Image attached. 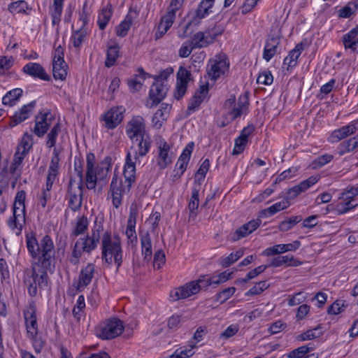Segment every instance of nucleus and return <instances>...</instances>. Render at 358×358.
<instances>
[{
    "label": "nucleus",
    "mask_w": 358,
    "mask_h": 358,
    "mask_svg": "<svg viewBox=\"0 0 358 358\" xmlns=\"http://www.w3.org/2000/svg\"><path fill=\"white\" fill-rule=\"evenodd\" d=\"M87 29L79 28L77 30H73L70 37V44H71L77 51H80L83 43L87 40Z\"/></svg>",
    "instance_id": "473e14b6"
},
{
    "label": "nucleus",
    "mask_w": 358,
    "mask_h": 358,
    "mask_svg": "<svg viewBox=\"0 0 358 358\" xmlns=\"http://www.w3.org/2000/svg\"><path fill=\"white\" fill-rule=\"evenodd\" d=\"M22 71L26 74L35 78H39L45 81H49L50 80V76L38 63L29 62L24 66Z\"/></svg>",
    "instance_id": "4be33fe9"
},
{
    "label": "nucleus",
    "mask_w": 358,
    "mask_h": 358,
    "mask_svg": "<svg viewBox=\"0 0 358 358\" xmlns=\"http://www.w3.org/2000/svg\"><path fill=\"white\" fill-rule=\"evenodd\" d=\"M120 47L117 43L108 46L106 58L104 63L106 67L110 68L115 65L120 56Z\"/></svg>",
    "instance_id": "ea45409f"
},
{
    "label": "nucleus",
    "mask_w": 358,
    "mask_h": 358,
    "mask_svg": "<svg viewBox=\"0 0 358 358\" xmlns=\"http://www.w3.org/2000/svg\"><path fill=\"white\" fill-rule=\"evenodd\" d=\"M313 348L310 346V344L306 345H302L301 347L297 348L296 349H294V350L291 351L288 355V358H301L303 357L306 353L309 352L310 351L313 350Z\"/></svg>",
    "instance_id": "4d7b16f0"
},
{
    "label": "nucleus",
    "mask_w": 358,
    "mask_h": 358,
    "mask_svg": "<svg viewBox=\"0 0 358 358\" xmlns=\"http://www.w3.org/2000/svg\"><path fill=\"white\" fill-rule=\"evenodd\" d=\"M166 262L164 252L162 250H157L154 255L153 265L157 269L160 268Z\"/></svg>",
    "instance_id": "774afa93"
},
{
    "label": "nucleus",
    "mask_w": 358,
    "mask_h": 358,
    "mask_svg": "<svg viewBox=\"0 0 358 358\" xmlns=\"http://www.w3.org/2000/svg\"><path fill=\"white\" fill-rule=\"evenodd\" d=\"M27 250L32 258L31 264L40 266L45 269H50L53 273L55 269V250L52 240L46 235L38 242L36 237H26Z\"/></svg>",
    "instance_id": "f257e3e1"
},
{
    "label": "nucleus",
    "mask_w": 358,
    "mask_h": 358,
    "mask_svg": "<svg viewBox=\"0 0 358 358\" xmlns=\"http://www.w3.org/2000/svg\"><path fill=\"white\" fill-rule=\"evenodd\" d=\"M199 185L194 184L192 187V196L190 201L188 204V208L190 212V215H196V213L195 210L199 207V192L200 190Z\"/></svg>",
    "instance_id": "c03bdc74"
},
{
    "label": "nucleus",
    "mask_w": 358,
    "mask_h": 358,
    "mask_svg": "<svg viewBox=\"0 0 358 358\" xmlns=\"http://www.w3.org/2000/svg\"><path fill=\"white\" fill-rule=\"evenodd\" d=\"M24 317L28 336L30 339H34L38 334L36 308L34 301L29 302L28 307L24 311Z\"/></svg>",
    "instance_id": "f8f14e48"
},
{
    "label": "nucleus",
    "mask_w": 358,
    "mask_h": 358,
    "mask_svg": "<svg viewBox=\"0 0 358 358\" xmlns=\"http://www.w3.org/2000/svg\"><path fill=\"white\" fill-rule=\"evenodd\" d=\"M60 159L59 157V152L57 150L56 148L53 150V156L51 159L50 164L48 169L49 173H56L58 174V170H59V163Z\"/></svg>",
    "instance_id": "e2e57ef3"
},
{
    "label": "nucleus",
    "mask_w": 358,
    "mask_h": 358,
    "mask_svg": "<svg viewBox=\"0 0 358 358\" xmlns=\"http://www.w3.org/2000/svg\"><path fill=\"white\" fill-rule=\"evenodd\" d=\"M300 246L301 242L299 241H294L287 244H278L267 248L264 251V254L267 256H273L287 252H294L298 250Z\"/></svg>",
    "instance_id": "b1692460"
},
{
    "label": "nucleus",
    "mask_w": 358,
    "mask_h": 358,
    "mask_svg": "<svg viewBox=\"0 0 358 358\" xmlns=\"http://www.w3.org/2000/svg\"><path fill=\"white\" fill-rule=\"evenodd\" d=\"M229 68V62L225 54L220 53L209 59L207 73L209 78L216 80L227 73Z\"/></svg>",
    "instance_id": "6e6552de"
},
{
    "label": "nucleus",
    "mask_w": 358,
    "mask_h": 358,
    "mask_svg": "<svg viewBox=\"0 0 358 358\" xmlns=\"http://www.w3.org/2000/svg\"><path fill=\"white\" fill-rule=\"evenodd\" d=\"M90 11L87 6V3L85 2L82 10L79 13L78 22H81L80 28L87 29L86 26L90 20Z\"/></svg>",
    "instance_id": "13d9d810"
},
{
    "label": "nucleus",
    "mask_w": 358,
    "mask_h": 358,
    "mask_svg": "<svg viewBox=\"0 0 358 358\" xmlns=\"http://www.w3.org/2000/svg\"><path fill=\"white\" fill-rule=\"evenodd\" d=\"M94 271L95 266L91 263L87 264L85 267L81 269L78 282L73 283L76 292L83 291L84 289L91 283Z\"/></svg>",
    "instance_id": "a211bd4d"
},
{
    "label": "nucleus",
    "mask_w": 358,
    "mask_h": 358,
    "mask_svg": "<svg viewBox=\"0 0 358 358\" xmlns=\"http://www.w3.org/2000/svg\"><path fill=\"white\" fill-rule=\"evenodd\" d=\"M269 285L266 281H259L256 283L251 289L245 293V295L248 296H256L262 293L264 290L268 289Z\"/></svg>",
    "instance_id": "603ef678"
},
{
    "label": "nucleus",
    "mask_w": 358,
    "mask_h": 358,
    "mask_svg": "<svg viewBox=\"0 0 358 358\" xmlns=\"http://www.w3.org/2000/svg\"><path fill=\"white\" fill-rule=\"evenodd\" d=\"M33 145V138L32 135L28 134L25 133L20 141V143L17 146V149L19 150L23 151V152H27L29 151Z\"/></svg>",
    "instance_id": "5fc2aeb1"
},
{
    "label": "nucleus",
    "mask_w": 358,
    "mask_h": 358,
    "mask_svg": "<svg viewBox=\"0 0 358 358\" xmlns=\"http://www.w3.org/2000/svg\"><path fill=\"white\" fill-rule=\"evenodd\" d=\"M132 24V17L127 15L124 20L116 28V34L120 37H124Z\"/></svg>",
    "instance_id": "de8ad7c7"
},
{
    "label": "nucleus",
    "mask_w": 358,
    "mask_h": 358,
    "mask_svg": "<svg viewBox=\"0 0 358 358\" xmlns=\"http://www.w3.org/2000/svg\"><path fill=\"white\" fill-rule=\"evenodd\" d=\"M138 150H134V157L131 158L132 161L134 162V164L136 165V162L138 159V157H144L145 156L151 147V140L150 138L148 136H144L143 138H141L138 143ZM128 153H131L130 152H128ZM131 157H132L131 154Z\"/></svg>",
    "instance_id": "f704fd0d"
},
{
    "label": "nucleus",
    "mask_w": 358,
    "mask_h": 358,
    "mask_svg": "<svg viewBox=\"0 0 358 358\" xmlns=\"http://www.w3.org/2000/svg\"><path fill=\"white\" fill-rule=\"evenodd\" d=\"M280 43V38L279 37L272 36L268 38L265 43L263 59L269 62L278 52Z\"/></svg>",
    "instance_id": "bb28decb"
},
{
    "label": "nucleus",
    "mask_w": 358,
    "mask_h": 358,
    "mask_svg": "<svg viewBox=\"0 0 358 358\" xmlns=\"http://www.w3.org/2000/svg\"><path fill=\"white\" fill-rule=\"evenodd\" d=\"M168 90V83L155 80L150 89L147 107L150 109L156 107L166 97Z\"/></svg>",
    "instance_id": "9d476101"
},
{
    "label": "nucleus",
    "mask_w": 358,
    "mask_h": 358,
    "mask_svg": "<svg viewBox=\"0 0 358 358\" xmlns=\"http://www.w3.org/2000/svg\"><path fill=\"white\" fill-rule=\"evenodd\" d=\"M129 138L134 141H138V138L146 136L144 120L141 116L134 117L128 123L126 129Z\"/></svg>",
    "instance_id": "2eb2a0df"
},
{
    "label": "nucleus",
    "mask_w": 358,
    "mask_h": 358,
    "mask_svg": "<svg viewBox=\"0 0 358 358\" xmlns=\"http://www.w3.org/2000/svg\"><path fill=\"white\" fill-rule=\"evenodd\" d=\"M236 290V289L234 287L226 288L216 294L215 301L223 303L234 294Z\"/></svg>",
    "instance_id": "3c124183"
},
{
    "label": "nucleus",
    "mask_w": 358,
    "mask_h": 358,
    "mask_svg": "<svg viewBox=\"0 0 358 358\" xmlns=\"http://www.w3.org/2000/svg\"><path fill=\"white\" fill-rule=\"evenodd\" d=\"M141 250L144 259L149 262L151 259L152 251V241L148 232L141 236Z\"/></svg>",
    "instance_id": "a19ab883"
},
{
    "label": "nucleus",
    "mask_w": 358,
    "mask_h": 358,
    "mask_svg": "<svg viewBox=\"0 0 358 358\" xmlns=\"http://www.w3.org/2000/svg\"><path fill=\"white\" fill-rule=\"evenodd\" d=\"M124 330L122 322L113 318L101 323L96 329L97 336L102 339H113L120 336Z\"/></svg>",
    "instance_id": "1a4fd4ad"
},
{
    "label": "nucleus",
    "mask_w": 358,
    "mask_h": 358,
    "mask_svg": "<svg viewBox=\"0 0 358 358\" xmlns=\"http://www.w3.org/2000/svg\"><path fill=\"white\" fill-rule=\"evenodd\" d=\"M23 90L21 88H15L8 91L2 98V103L6 106H13L22 96Z\"/></svg>",
    "instance_id": "4c0bfd02"
},
{
    "label": "nucleus",
    "mask_w": 358,
    "mask_h": 358,
    "mask_svg": "<svg viewBox=\"0 0 358 358\" xmlns=\"http://www.w3.org/2000/svg\"><path fill=\"white\" fill-rule=\"evenodd\" d=\"M48 272L50 273V269H45L33 264L31 268L24 270L23 282L30 296H36L38 294V289L41 291L50 287Z\"/></svg>",
    "instance_id": "7ed1b4c3"
},
{
    "label": "nucleus",
    "mask_w": 358,
    "mask_h": 358,
    "mask_svg": "<svg viewBox=\"0 0 358 358\" xmlns=\"http://www.w3.org/2000/svg\"><path fill=\"white\" fill-rule=\"evenodd\" d=\"M52 113H39L36 117V123L34 128V134L38 137H42L47 132L50 123L48 122V116L52 117Z\"/></svg>",
    "instance_id": "7c9ffc66"
},
{
    "label": "nucleus",
    "mask_w": 358,
    "mask_h": 358,
    "mask_svg": "<svg viewBox=\"0 0 358 358\" xmlns=\"http://www.w3.org/2000/svg\"><path fill=\"white\" fill-rule=\"evenodd\" d=\"M215 0H202L196 11V17L199 20L206 17L210 13Z\"/></svg>",
    "instance_id": "37998d69"
},
{
    "label": "nucleus",
    "mask_w": 358,
    "mask_h": 358,
    "mask_svg": "<svg viewBox=\"0 0 358 358\" xmlns=\"http://www.w3.org/2000/svg\"><path fill=\"white\" fill-rule=\"evenodd\" d=\"M27 9H28V4L23 0L13 2L8 6L10 12L25 13Z\"/></svg>",
    "instance_id": "680f3d73"
},
{
    "label": "nucleus",
    "mask_w": 358,
    "mask_h": 358,
    "mask_svg": "<svg viewBox=\"0 0 358 358\" xmlns=\"http://www.w3.org/2000/svg\"><path fill=\"white\" fill-rule=\"evenodd\" d=\"M231 273L224 271L218 275H214L210 278V283L214 287L217 285L227 282L231 277Z\"/></svg>",
    "instance_id": "6e6d98bb"
},
{
    "label": "nucleus",
    "mask_w": 358,
    "mask_h": 358,
    "mask_svg": "<svg viewBox=\"0 0 358 358\" xmlns=\"http://www.w3.org/2000/svg\"><path fill=\"white\" fill-rule=\"evenodd\" d=\"M68 66L64 59V49L61 45L53 52L52 73L55 80H64L67 76Z\"/></svg>",
    "instance_id": "9b49d317"
},
{
    "label": "nucleus",
    "mask_w": 358,
    "mask_h": 358,
    "mask_svg": "<svg viewBox=\"0 0 358 358\" xmlns=\"http://www.w3.org/2000/svg\"><path fill=\"white\" fill-rule=\"evenodd\" d=\"M122 120V113H103L99 118L103 127L108 129H115Z\"/></svg>",
    "instance_id": "2f4dec72"
},
{
    "label": "nucleus",
    "mask_w": 358,
    "mask_h": 358,
    "mask_svg": "<svg viewBox=\"0 0 358 358\" xmlns=\"http://www.w3.org/2000/svg\"><path fill=\"white\" fill-rule=\"evenodd\" d=\"M320 178L319 175H314L309 177L308 179L301 181L299 184L289 188L287 192V197L285 198L289 201L290 199L296 198L301 192H305L311 186L315 185Z\"/></svg>",
    "instance_id": "aec40b11"
},
{
    "label": "nucleus",
    "mask_w": 358,
    "mask_h": 358,
    "mask_svg": "<svg viewBox=\"0 0 358 358\" xmlns=\"http://www.w3.org/2000/svg\"><path fill=\"white\" fill-rule=\"evenodd\" d=\"M60 130V126L59 123H57L47 136L46 144L48 147L52 148L55 145L57 138L58 136L59 131Z\"/></svg>",
    "instance_id": "bf43d9fd"
},
{
    "label": "nucleus",
    "mask_w": 358,
    "mask_h": 358,
    "mask_svg": "<svg viewBox=\"0 0 358 358\" xmlns=\"http://www.w3.org/2000/svg\"><path fill=\"white\" fill-rule=\"evenodd\" d=\"M302 220L301 215L290 217L279 223L278 229L281 231H287Z\"/></svg>",
    "instance_id": "a18cd8bd"
},
{
    "label": "nucleus",
    "mask_w": 358,
    "mask_h": 358,
    "mask_svg": "<svg viewBox=\"0 0 358 358\" xmlns=\"http://www.w3.org/2000/svg\"><path fill=\"white\" fill-rule=\"evenodd\" d=\"M190 76V71L182 66L180 67L177 73L176 87L174 92L176 99H180L185 94Z\"/></svg>",
    "instance_id": "dca6fc26"
},
{
    "label": "nucleus",
    "mask_w": 358,
    "mask_h": 358,
    "mask_svg": "<svg viewBox=\"0 0 358 358\" xmlns=\"http://www.w3.org/2000/svg\"><path fill=\"white\" fill-rule=\"evenodd\" d=\"M123 176L124 181L119 179L117 176L114 174L110 185L109 193L111 194L113 205L115 208H119L122 204V194L129 192L132 184L136 180V166L132 161L130 153H127L125 165L124 167Z\"/></svg>",
    "instance_id": "f03ea898"
},
{
    "label": "nucleus",
    "mask_w": 358,
    "mask_h": 358,
    "mask_svg": "<svg viewBox=\"0 0 358 358\" xmlns=\"http://www.w3.org/2000/svg\"><path fill=\"white\" fill-rule=\"evenodd\" d=\"M199 292V287L195 281H191L185 285L176 288L170 294L173 301L188 298Z\"/></svg>",
    "instance_id": "f3484780"
},
{
    "label": "nucleus",
    "mask_w": 358,
    "mask_h": 358,
    "mask_svg": "<svg viewBox=\"0 0 358 358\" xmlns=\"http://www.w3.org/2000/svg\"><path fill=\"white\" fill-rule=\"evenodd\" d=\"M64 0H54L52 7L50 8V15L52 25H57L61 21Z\"/></svg>",
    "instance_id": "79ce46f5"
},
{
    "label": "nucleus",
    "mask_w": 358,
    "mask_h": 358,
    "mask_svg": "<svg viewBox=\"0 0 358 358\" xmlns=\"http://www.w3.org/2000/svg\"><path fill=\"white\" fill-rule=\"evenodd\" d=\"M290 206V202L286 199H284L283 200L277 202L270 207L263 209L259 213V217L260 218H264L268 217L270 216H272L273 215L275 214L276 213L284 209H286Z\"/></svg>",
    "instance_id": "72a5a7b5"
},
{
    "label": "nucleus",
    "mask_w": 358,
    "mask_h": 358,
    "mask_svg": "<svg viewBox=\"0 0 358 358\" xmlns=\"http://www.w3.org/2000/svg\"><path fill=\"white\" fill-rule=\"evenodd\" d=\"M261 224L259 219L252 220L248 223L243 224L238 228L234 232L231 233L229 238L231 242L237 241L244 237H246L255 230H256Z\"/></svg>",
    "instance_id": "6ab92c4d"
},
{
    "label": "nucleus",
    "mask_w": 358,
    "mask_h": 358,
    "mask_svg": "<svg viewBox=\"0 0 358 358\" xmlns=\"http://www.w3.org/2000/svg\"><path fill=\"white\" fill-rule=\"evenodd\" d=\"M218 34L199 31L191 38L192 48H201L212 43Z\"/></svg>",
    "instance_id": "5701e85b"
},
{
    "label": "nucleus",
    "mask_w": 358,
    "mask_h": 358,
    "mask_svg": "<svg viewBox=\"0 0 358 358\" xmlns=\"http://www.w3.org/2000/svg\"><path fill=\"white\" fill-rule=\"evenodd\" d=\"M249 98L248 93L241 94L238 97L237 102L234 96L228 99L225 103L226 108H231L234 106L232 112H245L248 109Z\"/></svg>",
    "instance_id": "393cba45"
},
{
    "label": "nucleus",
    "mask_w": 358,
    "mask_h": 358,
    "mask_svg": "<svg viewBox=\"0 0 358 358\" xmlns=\"http://www.w3.org/2000/svg\"><path fill=\"white\" fill-rule=\"evenodd\" d=\"M83 252L80 246L77 243V242H76L71 253V257L69 259L70 262L74 265L78 264Z\"/></svg>",
    "instance_id": "338daca9"
},
{
    "label": "nucleus",
    "mask_w": 358,
    "mask_h": 358,
    "mask_svg": "<svg viewBox=\"0 0 358 358\" xmlns=\"http://www.w3.org/2000/svg\"><path fill=\"white\" fill-rule=\"evenodd\" d=\"M209 167L210 162L208 159H206L202 162L196 173L194 184L199 185V187H201V183L202 181H203Z\"/></svg>",
    "instance_id": "49530a36"
},
{
    "label": "nucleus",
    "mask_w": 358,
    "mask_h": 358,
    "mask_svg": "<svg viewBox=\"0 0 358 358\" xmlns=\"http://www.w3.org/2000/svg\"><path fill=\"white\" fill-rule=\"evenodd\" d=\"M303 50V45L302 43H298L295 48L292 50L288 55L284 59L283 64L287 65V68H292L297 64V60Z\"/></svg>",
    "instance_id": "e433bc0d"
},
{
    "label": "nucleus",
    "mask_w": 358,
    "mask_h": 358,
    "mask_svg": "<svg viewBox=\"0 0 358 358\" xmlns=\"http://www.w3.org/2000/svg\"><path fill=\"white\" fill-rule=\"evenodd\" d=\"M248 141V139H245L244 138L240 136L238 138H236L235 140V145L232 154L234 155H237L242 153L245 150Z\"/></svg>",
    "instance_id": "69168bd1"
},
{
    "label": "nucleus",
    "mask_w": 358,
    "mask_h": 358,
    "mask_svg": "<svg viewBox=\"0 0 358 358\" xmlns=\"http://www.w3.org/2000/svg\"><path fill=\"white\" fill-rule=\"evenodd\" d=\"M170 149V145L166 141H162L160 142L157 158V164L160 169H166L172 162L171 157L169 156Z\"/></svg>",
    "instance_id": "a878e982"
},
{
    "label": "nucleus",
    "mask_w": 358,
    "mask_h": 358,
    "mask_svg": "<svg viewBox=\"0 0 358 358\" xmlns=\"http://www.w3.org/2000/svg\"><path fill=\"white\" fill-rule=\"evenodd\" d=\"M26 192L24 190L18 191L16 194L13 204V216L10 217L8 224L10 229L15 230L16 234H20L25 224Z\"/></svg>",
    "instance_id": "423d86ee"
},
{
    "label": "nucleus",
    "mask_w": 358,
    "mask_h": 358,
    "mask_svg": "<svg viewBox=\"0 0 358 358\" xmlns=\"http://www.w3.org/2000/svg\"><path fill=\"white\" fill-rule=\"evenodd\" d=\"M345 199L348 201L341 202L337 205V211L340 215L346 213L358 206V203H354V199L346 196Z\"/></svg>",
    "instance_id": "8fccbe9b"
},
{
    "label": "nucleus",
    "mask_w": 358,
    "mask_h": 358,
    "mask_svg": "<svg viewBox=\"0 0 358 358\" xmlns=\"http://www.w3.org/2000/svg\"><path fill=\"white\" fill-rule=\"evenodd\" d=\"M102 227H94L92 229L91 235L78 239L76 242L80 246L83 252L90 253L96 247L101 238L100 231Z\"/></svg>",
    "instance_id": "ddd939ff"
},
{
    "label": "nucleus",
    "mask_w": 358,
    "mask_h": 358,
    "mask_svg": "<svg viewBox=\"0 0 358 358\" xmlns=\"http://www.w3.org/2000/svg\"><path fill=\"white\" fill-rule=\"evenodd\" d=\"M194 143L189 142L182 150L176 164L173 180L179 179L186 171L194 148Z\"/></svg>",
    "instance_id": "4468645a"
},
{
    "label": "nucleus",
    "mask_w": 358,
    "mask_h": 358,
    "mask_svg": "<svg viewBox=\"0 0 358 358\" xmlns=\"http://www.w3.org/2000/svg\"><path fill=\"white\" fill-rule=\"evenodd\" d=\"M83 199V184L78 182L71 178L69 181L65 199L68 202V207L73 211H79L82 207Z\"/></svg>",
    "instance_id": "0eeeda50"
},
{
    "label": "nucleus",
    "mask_w": 358,
    "mask_h": 358,
    "mask_svg": "<svg viewBox=\"0 0 358 358\" xmlns=\"http://www.w3.org/2000/svg\"><path fill=\"white\" fill-rule=\"evenodd\" d=\"M123 250L121 241L117 235H112L109 231L101 236V258L108 264L114 262L119 269L122 264Z\"/></svg>",
    "instance_id": "20e7f679"
},
{
    "label": "nucleus",
    "mask_w": 358,
    "mask_h": 358,
    "mask_svg": "<svg viewBox=\"0 0 358 358\" xmlns=\"http://www.w3.org/2000/svg\"><path fill=\"white\" fill-rule=\"evenodd\" d=\"M342 41L345 49H350L352 52L358 53V27L344 34Z\"/></svg>",
    "instance_id": "cd10ccee"
},
{
    "label": "nucleus",
    "mask_w": 358,
    "mask_h": 358,
    "mask_svg": "<svg viewBox=\"0 0 358 358\" xmlns=\"http://www.w3.org/2000/svg\"><path fill=\"white\" fill-rule=\"evenodd\" d=\"M347 307L345 301L343 300H336L327 309L329 315H338L343 313Z\"/></svg>",
    "instance_id": "864d4df0"
},
{
    "label": "nucleus",
    "mask_w": 358,
    "mask_h": 358,
    "mask_svg": "<svg viewBox=\"0 0 358 358\" xmlns=\"http://www.w3.org/2000/svg\"><path fill=\"white\" fill-rule=\"evenodd\" d=\"M176 19V14L172 11H167V13L162 17L160 22L157 27L156 32V38H162L171 27Z\"/></svg>",
    "instance_id": "c85d7f7f"
},
{
    "label": "nucleus",
    "mask_w": 358,
    "mask_h": 358,
    "mask_svg": "<svg viewBox=\"0 0 358 358\" xmlns=\"http://www.w3.org/2000/svg\"><path fill=\"white\" fill-rule=\"evenodd\" d=\"M273 77L270 71H264L259 73L257 78V82L259 84L269 85L273 83Z\"/></svg>",
    "instance_id": "0e129e2a"
},
{
    "label": "nucleus",
    "mask_w": 358,
    "mask_h": 358,
    "mask_svg": "<svg viewBox=\"0 0 358 358\" xmlns=\"http://www.w3.org/2000/svg\"><path fill=\"white\" fill-rule=\"evenodd\" d=\"M208 85H203L191 99L188 105V110H195L207 97Z\"/></svg>",
    "instance_id": "c9c22d12"
},
{
    "label": "nucleus",
    "mask_w": 358,
    "mask_h": 358,
    "mask_svg": "<svg viewBox=\"0 0 358 358\" xmlns=\"http://www.w3.org/2000/svg\"><path fill=\"white\" fill-rule=\"evenodd\" d=\"M333 159V155L325 154L316 158L312 163L313 169H316L322 167Z\"/></svg>",
    "instance_id": "052dcab7"
},
{
    "label": "nucleus",
    "mask_w": 358,
    "mask_h": 358,
    "mask_svg": "<svg viewBox=\"0 0 358 358\" xmlns=\"http://www.w3.org/2000/svg\"><path fill=\"white\" fill-rule=\"evenodd\" d=\"M113 10L110 4H108L107 6L103 7L101 11L99 13L97 24L99 28L101 30L106 29L108 22L111 18Z\"/></svg>",
    "instance_id": "58836bf2"
},
{
    "label": "nucleus",
    "mask_w": 358,
    "mask_h": 358,
    "mask_svg": "<svg viewBox=\"0 0 358 358\" xmlns=\"http://www.w3.org/2000/svg\"><path fill=\"white\" fill-rule=\"evenodd\" d=\"M110 160V157H106L101 164V166L98 168V170H96L94 169L96 161L94 154L92 152L87 154L85 182L88 189H95L98 180L101 181L106 179L108 171L111 168Z\"/></svg>",
    "instance_id": "39448f33"
},
{
    "label": "nucleus",
    "mask_w": 358,
    "mask_h": 358,
    "mask_svg": "<svg viewBox=\"0 0 358 358\" xmlns=\"http://www.w3.org/2000/svg\"><path fill=\"white\" fill-rule=\"evenodd\" d=\"M88 227V220L85 216H81L78 218L76 227L72 231L71 236H78L85 233Z\"/></svg>",
    "instance_id": "09e8293b"
},
{
    "label": "nucleus",
    "mask_w": 358,
    "mask_h": 358,
    "mask_svg": "<svg viewBox=\"0 0 358 358\" xmlns=\"http://www.w3.org/2000/svg\"><path fill=\"white\" fill-rule=\"evenodd\" d=\"M358 129V122H352L346 126L334 130L329 138L331 143H337L347 136L353 134Z\"/></svg>",
    "instance_id": "412c9836"
},
{
    "label": "nucleus",
    "mask_w": 358,
    "mask_h": 358,
    "mask_svg": "<svg viewBox=\"0 0 358 358\" xmlns=\"http://www.w3.org/2000/svg\"><path fill=\"white\" fill-rule=\"evenodd\" d=\"M302 264V262L294 258L293 255H287L278 256L271 259L268 266L280 267L283 265L286 266H298Z\"/></svg>",
    "instance_id": "c756f323"
}]
</instances>
